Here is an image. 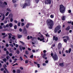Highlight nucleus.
Segmentation results:
<instances>
[{
    "label": "nucleus",
    "mask_w": 73,
    "mask_h": 73,
    "mask_svg": "<svg viewBox=\"0 0 73 73\" xmlns=\"http://www.w3.org/2000/svg\"><path fill=\"white\" fill-rule=\"evenodd\" d=\"M53 40H55L56 41H57L58 40V37H56L55 36H53Z\"/></svg>",
    "instance_id": "1a4fd4ad"
},
{
    "label": "nucleus",
    "mask_w": 73,
    "mask_h": 73,
    "mask_svg": "<svg viewBox=\"0 0 73 73\" xmlns=\"http://www.w3.org/2000/svg\"><path fill=\"white\" fill-rule=\"evenodd\" d=\"M4 70V69L3 68H1V71H3V70Z\"/></svg>",
    "instance_id": "e2e57ef3"
},
{
    "label": "nucleus",
    "mask_w": 73,
    "mask_h": 73,
    "mask_svg": "<svg viewBox=\"0 0 73 73\" xmlns=\"http://www.w3.org/2000/svg\"><path fill=\"white\" fill-rule=\"evenodd\" d=\"M0 7H1V8H4V7H5V6H4V5H0Z\"/></svg>",
    "instance_id": "b1692460"
},
{
    "label": "nucleus",
    "mask_w": 73,
    "mask_h": 73,
    "mask_svg": "<svg viewBox=\"0 0 73 73\" xmlns=\"http://www.w3.org/2000/svg\"><path fill=\"white\" fill-rule=\"evenodd\" d=\"M42 57L43 58H44L45 60H47V57H46V54H44L42 56Z\"/></svg>",
    "instance_id": "9b49d317"
},
{
    "label": "nucleus",
    "mask_w": 73,
    "mask_h": 73,
    "mask_svg": "<svg viewBox=\"0 0 73 73\" xmlns=\"http://www.w3.org/2000/svg\"><path fill=\"white\" fill-rule=\"evenodd\" d=\"M4 69L6 71L8 70H7V68H6V67H4Z\"/></svg>",
    "instance_id": "4d7b16f0"
},
{
    "label": "nucleus",
    "mask_w": 73,
    "mask_h": 73,
    "mask_svg": "<svg viewBox=\"0 0 73 73\" xmlns=\"http://www.w3.org/2000/svg\"><path fill=\"white\" fill-rule=\"evenodd\" d=\"M18 27H20V23L19 22L18 23Z\"/></svg>",
    "instance_id": "3c124183"
},
{
    "label": "nucleus",
    "mask_w": 73,
    "mask_h": 73,
    "mask_svg": "<svg viewBox=\"0 0 73 73\" xmlns=\"http://www.w3.org/2000/svg\"><path fill=\"white\" fill-rule=\"evenodd\" d=\"M41 35H40V37H38L37 39L38 40H40V41H42L43 42H45V41H44V36L42 35H41V34H40Z\"/></svg>",
    "instance_id": "423d86ee"
},
{
    "label": "nucleus",
    "mask_w": 73,
    "mask_h": 73,
    "mask_svg": "<svg viewBox=\"0 0 73 73\" xmlns=\"http://www.w3.org/2000/svg\"><path fill=\"white\" fill-rule=\"evenodd\" d=\"M10 21L11 22H12L13 21V18H12L10 19Z\"/></svg>",
    "instance_id": "de8ad7c7"
},
{
    "label": "nucleus",
    "mask_w": 73,
    "mask_h": 73,
    "mask_svg": "<svg viewBox=\"0 0 73 73\" xmlns=\"http://www.w3.org/2000/svg\"><path fill=\"white\" fill-rule=\"evenodd\" d=\"M8 14H9V12H8L5 14V16H7L8 15Z\"/></svg>",
    "instance_id": "58836bf2"
},
{
    "label": "nucleus",
    "mask_w": 73,
    "mask_h": 73,
    "mask_svg": "<svg viewBox=\"0 0 73 73\" xmlns=\"http://www.w3.org/2000/svg\"><path fill=\"white\" fill-rule=\"evenodd\" d=\"M24 25H25V24L24 23H21V26H22V27L24 26Z\"/></svg>",
    "instance_id": "8fccbe9b"
},
{
    "label": "nucleus",
    "mask_w": 73,
    "mask_h": 73,
    "mask_svg": "<svg viewBox=\"0 0 73 73\" xmlns=\"http://www.w3.org/2000/svg\"><path fill=\"white\" fill-rule=\"evenodd\" d=\"M5 46L6 47H8L9 46V44H6Z\"/></svg>",
    "instance_id": "603ef678"
},
{
    "label": "nucleus",
    "mask_w": 73,
    "mask_h": 73,
    "mask_svg": "<svg viewBox=\"0 0 73 73\" xmlns=\"http://www.w3.org/2000/svg\"><path fill=\"white\" fill-rule=\"evenodd\" d=\"M3 4L4 5V4H5V5H7V3L6 2H4V3Z\"/></svg>",
    "instance_id": "2f4dec72"
},
{
    "label": "nucleus",
    "mask_w": 73,
    "mask_h": 73,
    "mask_svg": "<svg viewBox=\"0 0 73 73\" xmlns=\"http://www.w3.org/2000/svg\"><path fill=\"white\" fill-rule=\"evenodd\" d=\"M59 11L62 13H64L65 12L66 7L62 4L60 5Z\"/></svg>",
    "instance_id": "7ed1b4c3"
},
{
    "label": "nucleus",
    "mask_w": 73,
    "mask_h": 73,
    "mask_svg": "<svg viewBox=\"0 0 73 73\" xmlns=\"http://www.w3.org/2000/svg\"><path fill=\"white\" fill-rule=\"evenodd\" d=\"M63 41L64 42L66 43H67V41H68L66 39H64Z\"/></svg>",
    "instance_id": "5701e85b"
},
{
    "label": "nucleus",
    "mask_w": 73,
    "mask_h": 73,
    "mask_svg": "<svg viewBox=\"0 0 73 73\" xmlns=\"http://www.w3.org/2000/svg\"><path fill=\"white\" fill-rule=\"evenodd\" d=\"M9 55L10 56H12V53H10Z\"/></svg>",
    "instance_id": "0e129e2a"
},
{
    "label": "nucleus",
    "mask_w": 73,
    "mask_h": 73,
    "mask_svg": "<svg viewBox=\"0 0 73 73\" xmlns=\"http://www.w3.org/2000/svg\"><path fill=\"white\" fill-rule=\"evenodd\" d=\"M8 35H9L8 38L9 39L11 38L12 37V36H11V35H12V34L11 33H9L8 34Z\"/></svg>",
    "instance_id": "ddd939ff"
},
{
    "label": "nucleus",
    "mask_w": 73,
    "mask_h": 73,
    "mask_svg": "<svg viewBox=\"0 0 73 73\" xmlns=\"http://www.w3.org/2000/svg\"><path fill=\"white\" fill-rule=\"evenodd\" d=\"M28 62H29V60H27L25 61V64H27V63H28Z\"/></svg>",
    "instance_id": "c756f323"
},
{
    "label": "nucleus",
    "mask_w": 73,
    "mask_h": 73,
    "mask_svg": "<svg viewBox=\"0 0 73 73\" xmlns=\"http://www.w3.org/2000/svg\"><path fill=\"white\" fill-rule=\"evenodd\" d=\"M24 56L25 57V58H28V57H27V56L26 55H24Z\"/></svg>",
    "instance_id": "bf43d9fd"
},
{
    "label": "nucleus",
    "mask_w": 73,
    "mask_h": 73,
    "mask_svg": "<svg viewBox=\"0 0 73 73\" xmlns=\"http://www.w3.org/2000/svg\"><path fill=\"white\" fill-rule=\"evenodd\" d=\"M23 33L25 35H27V29H24V30Z\"/></svg>",
    "instance_id": "9d476101"
},
{
    "label": "nucleus",
    "mask_w": 73,
    "mask_h": 73,
    "mask_svg": "<svg viewBox=\"0 0 73 73\" xmlns=\"http://www.w3.org/2000/svg\"><path fill=\"white\" fill-rule=\"evenodd\" d=\"M5 18V15H3V17L2 19V20H4Z\"/></svg>",
    "instance_id": "72a5a7b5"
},
{
    "label": "nucleus",
    "mask_w": 73,
    "mask_h": 73,
    "mask_svg": "<svg viewBox=\"0 0 73 73\" xmlns=\"http://www.w3.org/2000/svg\"><path fill=\"white\" fill-rule=\"evenodd\" d=\"M51 56L52 57V58L54 61H56V60H58V57H57V55L56 53L54 54L53 56V54L51 53Z\"/></svg>",
    "instance_id": "20e7f679"
},
{
    "label": "nucleus",
    "mask_w": 73,
    "mask_h": 73,
    "mask_svg": "<svg viewBox=\"0 0 73 73\" xmlns=\"http://www.w3.org/2000/svg\"><path fill=\"white\" fill-rule=\"evenodd\" d=\"M60 25L57 26L54 29V33H56L58 31H59L60 29Z\"/></svg>",
    "instance_id": "39448f33"
},
{
    "label": "nucleus",
    "mask_w": 73,
    "mask_h": 73,
    "mask_svg": "<svg viewBox=\"0 0 73 73\" xmlns=\"http://www.w3.org/2000/svg\"><path fill=\"white\" fill-rule=\"evenodd\" d=\"M18 54L20 53V51L19 50H17L16 52Z\"/></svg>",
    "instance_id": "37998d69"
},
{
    "label": "nucleus",
    "mask_w": 73,
    "mask_h": 73,
    "mask_svg": "<svg viewBox=\"0 0 73 73\" xmlns=\"http://www.w3.org/2000/svg\"><path fill=\"white\" fill-rule=\"evenodd\" d=\"M19 31L21 32H22L23 31V30L21 29V28H20L19 29Z\"/></svg>",
    "instance_id": "49530a36"
},
{
    "label": "nucleus",
    "mask_w": 73,
    "mask_h": 73,
    "mask_svg": "<svg viewBox=\"0 0 73 73\" xmlns=\"http://www.w3.org/2000/svg\"><path fill=\"white\" fill-rule=\"evenodd\" d=\"M6 27L8 28V27H9V25L8 24H7L6 25Z\"/></svg>",
    "instance_id": "052dcab7"
},
{
    "label": "nucleus",
    "mask_w": 73,
    "mask_h": 73,
    "mask_svg": "<svg viewBox=\"0 0 73 73\" xmlns=\"http://www.w3.org/2000/svg\"><path fill=\"white\" fill-rule=\"evenodd\" d=\"M12 2L13 3H16L17 1L16 0H12Z\"/></svg>",
    "instance_id": "a878e982"
},
{
    "label": "nucleus",
    "mask_w": 73,
    "mask_h": 73,
    "mask_svg": "<svg viewBox=\"0 0 73 73\" xmlns=\"http://www.w3.org/2000/svg\"><path fill=\"white\" fill-rule=\"evenodd\" d=\"M19 49H20V50L21 51V52H22V51L23 50L22 46H19Z\"/></svg>",
    "instance_id": "a211bd4d"
},
{
    "label": "nucleus",
    "mask_w": 73,
    "mask_h": 73,
    "mask_svg": "<svg viewBox=\"0 0 73 73\" xmlns=\"http://www.w3.org/2000/svg\"><path fill=\"white\" fill-rule=\"evenodd\" d=\"M61 43H59L58 45V50H60V49H61Z\"/></svg>",
    "instance_id": "6e6552de"
},
{
    "label": "nucleus",
    "mask_w": 73,
    "mask_h": 73,
    "mask_svg": "<svg viewBox=\"0 0 73 73\" xmlns=\"http://www.w3.org/2000/svg\"><path fill=\"white\" fill-rule=\"evenodd\" d=\"M46 22V24L48 26V29H52L53 26L54 25L53 21L50 19H48L47 20Z\"/></svg>",
    "instance_id": "f257e3e1"
},
{
    "label": "nucleus",
    "mask_w": 73,
    "mask_h": 73,
    "mask_svg": "<svg viewBox=\"0 0 73 73\" xmlns=\"http://www.w3.org/2000/svg\"><path fill=\"white\" fill-rule=\"evenodd\" d=\"M46 50H43V53H44V54H45V53H46Z\"/></svg>",
    "instance_id": "13d9d810"
},
{
    "label": "nucleus",
    "mask_w": 73,
    "mask_h": 73,
    "mask_svg": "<svg viewBox=\"0 0 73 73\" xmlns=\"http://www.w3.org/2000/svg\"><path fill=\"white\" fill-rule=\"evenodd\" d=\"M20 42L22 43V45H24L25 44V43H24V42H23V41H20Z\"/></svg>",
    "instance_id": "4c0bfd02"
},
{
    "label": "nucleus",
    "mask_w": 73,
    "mask_h": 73,
    "mask_svg": "<svg viewBox=\"0 0 73 73\" xmlns=\"http://www.w3.org/2000/svg\"><path fill=\"white\" fill-rule=\"evenodd\" d=\"M9 45L11 46V47H13V45L12 44H9Z\"/></svg>",
    "instance_id": "c03bdc74"
},
{
    "label": "nucleus",
    "mask_w": 73,
    "mask_h": 73,
    "mask_svg": "<svg viewBox=\"0 0 73 73\" xmlns=\"http://www.w3.org/2000/svg\"><path fill=\"white\" fill-rule=\"evenodd\" d=\"M4 69L6 71L8 70H7V68H6V67H4Z\"/></svg>",
    "instance_id": "6e6d98bb"
},
{
    "label": "nucleus",
    "mask_w": 73,
    "mask_h": 73,
    "mask_svg": "<svg viewBox=\"0 0 73 73\" xmlns=\"http://www.w3.org/2000/svg\"><path fill=\"white\" fill-rule=\"evenodd\" d=\"M7 11H9V12H11V10H10V9L7 8Z\"/></svg>",
    "instance_id": "ea45409f"
},
{
    "label": "nucleus",
    "mask_w": 73,
    "mask_h": 73,
    "mask_svg": "<svg viewBox=\"0 0 73 73\" xmlns=\"http://www.w3.org/2000/svg\"><path fill=\"white\" fill-rule=\"evenodd\" d=\"M3 61H4V62H6L7 61V59H6V58H4V59H3Z\"/></svg>",
    "instance_id": "aec40b11"
},
{
    "label": "nucleus",
    "mask_w": 73,
    "mask_h": 73,
    "mask_svg": "<svg viewBox=\"0 0 73 73\" xmlns=\"http://www.w3.org/2000/svg\"><path fill=\"white\" fill-rule=\"evenodd\" d=\"M20 68L21 69V70H23V68L22 67H20Z\"/></svg>",
    "instance_id": "680f3d73"
},
{
    "label": "nucleus",
    "mask_w": 73,
    "mask_h": 73,
    "mask_svg": "<svg viewBox=\"0 0 73 73\" xmlns=\"http://www.w3.org/2000/svg\"><path fill=\"white\" fill-rule=\"evenodd\" d=\"M18 65V64H17V63H16L15 64H14L13 65V66H15V65Z\"/></svg>",
    "instance_id": "a19ab883"
},
{
    "label": "nucleus",
    "mask_w": 73,
    "mask_h": 73,
    "mask_svg": "<svg viewBox=\"0 0 73 73\" xmlns=\"http://www.w3.org/2000/svg\"><path fill=\"white\" fill-rule=\"evenodd\" d=\"M19 60H21V61L23 60V59L22 58V57L20 56V57Z\"/></svg>",
    "instance_id": "cd10ccee"
},
{
    "label": "nucleus",
    "mask_w": 73,
    "mask_h": 73,
    "mask_svg": "<svg viewBox=\"0 0 73 73\" xmlns=\"http://www.w3.org/2000/svg\"><path fill=\"white\" fill-rule=\"evenodd\" d=\"M12 39L13 40H15V38L14 37H12Z\"/></svg>",
    "instance_id": "338daca9"
},
{
    "label": "nucleus",
    "mask_w": 73,
    "mask_h": 73,
    "mask_svg": "<svg viewBox=\"0 0 73 73\" xmlns=\"http://www.w3.org/2000/svg\"><path fill=\"white\" fill-rule=\"evenodd\" d=\"M10 17H12V14L11 13L9 15V18H10Z\"/></svg>",
    "instance_id": "4be33fe9"
},
{
    "label": "nucleus",
    "mask_w": 73,
    "mask_h": 73,
    "mask_svg": "<svg viewBox=\"0 0 73 73\" xmlns=\"http://www.w3.org/2000/svg\"><path fill=\"white\" fill-rule=\"evenodd\" d=\"M3 68H4V67H7V65H6V64H4V65L3 66Z\"/></svg>",
    "instance_id": "864d4df0"
},
{
    "label": "nucleus",
    "mask_w": 73,
    "mask_h": 73,
    "mask_svg": "<svg viewBox=\"0 0 73 73\" xmlns=\"http://www.w3.org/2000/svg\"><path fill=\"white\" fill-rule=\"evenodd\" d=\"M50 17H51V18H52V19H53V18H54V16L52 15V14H51L50 15Z\"/></svg>",
    "instance_id": "c85d7f7f"
},
{
    "label": "nucleus",
    "mask_w": 73,
    "mask_h": 73,
    "mask_svg": "<svg viewBox=\"0 0 73 73\" xmlns=\"http://www.w3.org/2000/svg\"><path fill=\"white\" fill-rule=\"evenodd\" d=\"M25 53L26 54H29V52H28V51L27 50H26L25 52Z\"/></svg>",
    "instance_id": "393cba45"
},
{
    "label": "nucleus",
    "mask_w": 73,
    "mask_h": 73,
    "mask_svg": "<svg viewBox=\"0 0 73 73\" xmlns=\"http://www.w3.org/2000/svg\"><path fill=\"white\" fill-rule=\"evenodd\" d=\"M61 30H59V31H58L57 32H58V33L59 34V33H61Z\"/></svg>",
    "instance_id": "c9c22d12"
},
{
    "label": "nucleus",
    "mask_w": 73,
    "mask_h": 73,
    "mask_svg": "<svg viewBox=\"0 0 73 73\" xmlns=\"http://www.w3.org/2000/svg\"><path fill=\"white\" fill-rule=\"evenodd\" d=\"M44 3L45 4H51V0H45Z\"/></svg>",
    "instance_id": "0eeeda50"
},
{
    "label": "nucleus",
    "mask_w": 73,
    "mask_h": 73,
    "mask_svg": "<svg viewBox=\"0 0 73 73\" xmlns=\"http://www.w3.org/2000/svg\"><path fill=\"white\" fill-rule=\"evenodd\" d=\"M17 73H20L21 72V70H18L17 71Z\"/></svg>",
    "instance_id": "412c9836"
},
{
    "label": "nucleus",
    "mask_w": 73,
    "mask_h": 73,
    "mask_svg": "<svg viewBox=\"0 0 73 73\" xmlns=\"http://www.w3.org/2000/svg\"><path fill=\"white\" fill-rule=\"evenodd\" d=\"M26 3H25L24 4H21V7H23L22 8H25L27 6H30L31 5V0H26Z\"/></svg>",
    "instance_id": "f03ea898"
},
{
    "label": "nucleus",
    "mask_w": 73,
    "mask_h": 73,
    "mask_svg": "<svg viewBox=\"0 0 73 73\" xmlns=\"http://www.w3.org/2000/svg\"><path fill=\"white\" fill-rule=\"evenodd\" d=\"M66 38L67 41H69V40H70V38H69V36H66Z\"/></svg>",
    "instance_id": "2eb2a0df"
},
{
    "label": "nucleus",
    "mask_w": 73,
    "mask_h": 73,
    "mask_svg": "<svg viewBox=\"0 0 73 73\" xmlns=\"http://www.w3.org/2000/svg\"><path fill=\"white\" fill-rule=\"evenodd\" d=\"M72 21H68L67 22V23H68V24H71V23H72Z\"/></svg>",
    "instance_id": "09e8293b"
},
{
    "label": "nucleus",
    "mask_w": 73,
    "mask_h": 73,
    "mask_svg": "<svg viewBox=\"0 0 73 73\" xmlns=\"http://www.w3.org/2000/svg\"><path fill=\"white\" fill-rule=\"evenodd\" d=\"M14 28L15 29H17V26L16 25L14 26Z\"/></svg>",
    "instance_id": "79ce46f5"
},
{
    "label": "nucleus",
    "mask_w": 73,
    "mask_h": 73,
    "mask_svg": "<svg viewBox=\"0 0 73 73\" xmlns=\"http://www.w3.org/2000/svg\"><path fill=\"white\" fill-rule=\"evenodd\" d=\"M22 49H23V50H25V47H22Z\"/></svg>",
    "instance_id": "69168bd1"
},
{
    "label": "nucleus",
    "mask_w": 73,
    "mask_h": 73,
    "mask_svg": "<svg viewBox=\"0 0 73 73\" xmlns=\"http://www.w3.org/2000/svg\"><path fill=\"white\" fill-rule=\"evenodd\" d=\"M70 26H68L65 29L66 31H69L70 29Z\"/></svg>",
    "instance_id": "4468645a"
},
{
    "label": "nucleus",
    "mask_w": 73,
    "mask_h": 73,
    "mask_svg": "<svg viewBox=\"0 0 73 73\" xmlns=\"http://www.w3.org/2000/svg\"><path fill=\"white\" fill-rule=\"evenodd\" d=\"M59 65L60 66H62V67L64 66V63H60Z\"/></svg>",
    "instance_id": "f3484780"
},
{
    "label": "nucleus",
    "mask_w": 73,
    "mask_h": 73,
    "mask_svg": "<svg viewBox=\"0 0 73 73\" xmlns=\"http://www.w3.org/2000/svg\"><path fill=\"white\" fill-rule=\"evenodd\" d=\"M37 65L38 66V68H40V64H37Z\"/></svg>",
    "instance_id": "5fc2aeb1"
},
{
    "label": "nucleus",
    "mask_w": 73,
    "mask_h": 73,
    "mask_svg": "<svg viewBox=\"0 0 73 73\" xmlns=\"http://www.w3.org/2000/svg\"><path fill=\"white\" fill-rule=\"evenodd\" d=\"M29 24L28 23L27 25H26V27L27 28H29Z\"/></svg>",
    "instance_id": "bb28decb"
},
{
    "label": "nucleus",
    "mask_w": 73,
    "mask_h": 73,
    "mask_svg": "<svg viewBox=\"0 0 73 73\" xmlns=\"http://www.w3.org/2000/svg\"><path fill=\"white\" fill-rule=\"evenodd\" d=\"M22 37V35H18V38H20L21 37Z\"/></svg>",
    "instance_id": "6ab92c4d"
},
{
    "label": "nucleus",
    "mask_w": 73,
    "mask_h": 73,
    "mask_svg": "<svg viewBox=\"0 0 73 73\" xmlns=\"http://www.w3.org/2000/svg\"><path fill=\"white\" fill-rule=\"evenodd\" d=\"M71 51H72V49L71 48H70L68 50V53H70V52H71Z\"/></svg>",
    "instance_id": "7c9ffc66"
},
{
    "label": "nucleus",
    "mask_w": 73,
    "mask_h": 73,
    "mask_svg": "<svg viewBox=\"0 0 73 73\" xmlns=\"http://www.w3.org/2000/svg\"><path fill=\"white\" fill-rule=\"evenodd\" d=\"M9 50L10 52H13V50H12V48H10Z\"/></svg>",
    "instance_id": "473e14b6"
},
{
    "label": "nucleus",
    "mask_w": 73,
    "mask_h": 73,
    "mask_svg": "<svg viewBox=\"0 0 73 73\" xmlns=\"http://www.w3.org/2000/svg\"><path fill=\"white\" fill-rule=\"evenodd\" d=\"M9 26L11 28H12L13 27V24L12 23H10L9 24Z\"/></svg>",
    "instance_id": "dca6fc26"
},
{
    "label": "nucleus",
    "mask_w": 73,
    "mask_h": 73,
    "mask_svg": "<svg viewBox=\"0 0 73 73\" xmlns=\"http://www.w3.org/2000/svg\"><path fill=\"white\" fill-rule=\"evenodd\" d=\"M35 0L36 1V3H38L40 0Z\"/></svg>",
    "instance_id": "a18cd8bd"
},
{
    "label": "nucleus",
    "mask_w": 73,
    "mask_h": 73,
    "mask_svg": "<svg viewBox=\"0 0 73 73\" xmlns=\"http://www.w3.org/2000/svg\"><path fill=\"white\" fill-rule=\"evenodd\" d=\"M6 53L7 55H8V54H9V52H8V50H7L6 51Z\"/></svg>",
    "instance_id": "f704fd0d"
},
{
    "label": "nucleus",
    "mask_w": 73,
    "mask_h": 73,
    "mask_svg": "<svg viewBox=\"0 0 73 73\" xmlns=\"http://www.w3.org/2000/svg\"><path fill=\"white\" fill-rule=\"evenodd\" d=\"M42 65L43 66H46V64L45 63H43Z\"/></svg>",
    "instance_id": "774afa93"
},
{
    "label": "nucleus",
    "mask_w": 73,
    "mask_h": 73,
    "mask_svg": "<svg viewBox=\"0 0 73 73\" xmlns=\"http://www.w3.org/2000/svg\"><path fill=\"white\" fill-rule=\"evenodd\" d=\"M33 58V55H32L30 56V58Z\"/></svg>",
    "instance_id": "e433bc0d"
},
{
    "label": "nucleus",
    "mask_w": 73,
    "mask_h": 73,
    "mask_svg": "<svg viewBox=\"0 0 73 73\" xmlns=\"http://www.w3.org/2000/svg\"><path fill=\"white\" fill-rule=\"evenodd\" d=\"M65 17H66V16L65 15L63 16L62 18V20H63V21H64V20H65Z\"/></svg>",
    "instance_id": "f8f14e48"
}]
</instances>
